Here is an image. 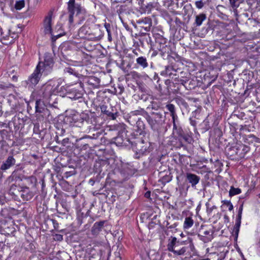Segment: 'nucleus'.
<instances>
[{
    "instance_id": "obj_1",
    "label": "nucleus",
    "mask_w": 260,
    "mask_h": 260,
    "mask_svg": "<svg viewBox=\"0 0 260 260\" xmlns=\"http://www.w3.org/2000/svg\"><path fill=\"white\" fill-rule=\"evenodd\" d=\"M52 60L46 56L44 62L40 61L37 65L34 72L29 77L28 80L34 85H37L42 75L47 76L52 71Z\"/></svg>"
},
{
    "instance_id": "obj_2",
    "label": "nucleus",
    "mask_w": 260,
    "mask_h": 260,
    "mask_svg": "<svg viewBox=\"0 0 260 260\" xmlns=\"http://www.w3.org/2000/svg\"><path fill=\"white\" fill-rule=\"evenodd\" d=\"M167 248L169 251L177 255L184 254L187 249V247L185 246V242L177 241L176 237H171L169 240Z\"/></svg>"
},
{
    "instance_id": "obj_3",
    "label": "nucleus",
    "mask_w": 260,
    "mask_h": 260,
    "mask_svg": "<svg viewBox=\"0 0 260 260\" xmlns=\"http://www.w3.org/2000/svg\"><path fill=\"white\" fill-rule=\"evenodd\" d=\"M67 9L69 14V21L70 24L74 22V14L76 13L77 16L81 14L83 10L80 4L75 3V0H69L68 2Z\"/></svg>"
},
{
    "instance_id": "obj_4",
    "label": "nucleus",
    "mask_w": 260,
    "mask_h": 260,
    "mask_svg": "<svg viewBox=\"0 0 260 260\" xmlns=\"http://www.w3.org/2000/svg\"><path fill=\"white\" fill-rule=\"evenodd\" d=\"M57 88L58 85H56V82L54 81H50L42 86L41 91L44 97L49 98L57 92Z\"/></svg>"
},
{
    "instance_id": "obj_5",
    "label": "nucleus",
    "mask_w": 260,
    "mask_h": 260,
    "mask_svg": "<svg viewBox=\"0 0 260 260\" xmlns=\"http://www.w3.org/2000/svg\"><path fill=\"white\" fill-rule=\"evenodd\" d=\"M147 120L154 131L157 130L164 121L162 115L159 113H153L152 116H148Z\"/></svg>"
},
{
    "instance_id": "obj_6",
    "label": "nucleus",
    "mask_w": 260,
    "mask_h": 260,
    "mask_svg": "<svg viewBox=\"0 0 260 260\" xmlns=\"http://www.w3.org/2000/svg\"><path fill=\"white\" fill-rule=\"evenodd\" d=\"M104 36V33L101 30L99 26H96L92 29L89 30L88 35L87 36V39L98 41L100 40Z\"/></svg>"
},
{
    "instance_id": "obj_7",
    "label": "nucleus",
    "mask_w": 260,
    "mask_h": 260,
    "mask_svg": "<svg viewBox=\"0 0 260 260\" xmlns=\"http://www.w3.org/2000/svg\"><path fill=\"white\" fill-rule=\"evenodd\" d=\"M53 12L50 11L45 17L44 21V29L45 34H50L52 32L51 21Z\"/></svg>"
},
{
    "instance_id": "obj_8",
    "label": "nucleus",
    "mask_w": 260,
    "mask_h": 260,
    "mask_svg": "<svg viewBox=\"0 0 260 260\" xmlns=\"http://www.w3.org/2000/svg\"><path fill=\"white\" fill-rule=\"evenodd\" d=\"M186 179L191 184L192 187L195 186L200 181V178L196 174L188 173L186 174Z\"/></svg>"
},
{
    "instance_id": "obj_9",
    "label": "nucleus",
    "mask_w": 260,
    "mask_h": 260,
    "mask_svg": "<svg viewBox=\"0 0 260 260\" xmlns=\"http://www.w3.org/2000/svg\"><path fill=\"white\" fill-rule=\"evenodd\" d=\"M69 97L74 100H78L82 97V90H79L77 89H72L71 91L68 93Z\"/></svg>"
},
{
    "instance_id": "obj_10",
    "label": "nucleus",
    "mask_w": 260,
    "mask_h": 260,
    "mask_svg": "<svg viewBox=\"0 0 260 260\" xmlns=\"http://www.w3.org/2000/svg\"><path fill=\"white\" fill-rule=\"evenodd\" d=\"M15 163V159L12 156H9L7 160L1 166V169L2 170H6L10 168L12 166L14 165Z\"/></svg>"
},
{
    "instance_id": "obj_11",
    "label": "nucleus",
    "mask_w": 260,
    "mask_h": 260,
    "mask_svg": "<svg viewBox=\"0 0 260 260\" xmlns=\"http://www.w3.org/2000/svg\"><path fill=\"white\" fill-rule=\"evenodd\" d=\"M136 147L137 150L140 153H144L148 148V145L144 144V141L142 140L136 143Z\"/></svg>"
},
{
    "instance_id": "obj_12",
    "label": "nucleus",
    "mask_w": 260,
    "mask_h": 260,
    "mask_svg": "<svg viewBox=\"0 0 260 260\" xmlns=\"http://www.w3.org/2000/svg\"><path fill=\"white\" fill-rule=\"evenodd\" d=\"M90 28L85 25L82 26L78 31V36L80 38L87 39Z\"/></svg>"
},
{
    "instance_id": "obj_13",
    "label": "nucleus",
    "mask_w": 260,
    "mask_h": 260,
    "mask_svg": "<svg viewBox=\"0 0 260 260\" xmlns=\"http://www.w3.org/2000/svg\"><path fill=\"white\" fill-rule=\"evenodd\" d=\"M104 224V221L95 222L92 228L91 232L93 235H97L101 231Z\"/></svg>"
},
{
    "instance_id": "obj_14",
    "label": "nucleus",
    "mask_w": 260,
    "mask_h": 260,
    "mask_svg": "<svg viewBox=\"0 0 260 260\" xmlns=\"http://www.w3.org/2000/svg\"><path fill=\"white\" fill-rule=\"evenodd\" d=\"M137 63L141 66L143 69L147 68L148 66V63L145 57L143 56L139 57L136 59Z\"/></svg>"
},
{
    "instance_id": "obj_15",
    "label": "nucleus",
    "mask_w": 260,
    "mask_h": 260,
    "mask_svg": "<svg viewBox=\"0 0 260 260\" xmlns=\"http://www.w3.org/2000/svg\"><path fill=\"white\" fill-rule=\"evenodd\" d=\"M206 19V15L205 14H200L196 16L195 23L197 26H200Z\"/></svg>"
},
{
    "instance_id": "obj_16",
    "label": "nucleus",
    "mask_w": 260,
    "mask_h": 260,
    "mask_svg": "<svg viewBox=\"0 0 260 260\" xmlns=\"http://www.w3.org/2000/svg\"><path fill=\"white\" fill-rule=\"evenodd\" d=\"M241 216L242 215H241V213H238L237 218V222L234 227V231L237 236L238 235V232L239 231V228L241 224Z\"/></svg>"
},
{
    "instance_id": "obj_17",
    "label": "nucleus",
    "mask_w": 260,
    "mask_h": 260,
    "mask_svg": "<svg viewBox=\"0 0 260 260\" xmlns=\"http://www.w3.org/2000/svg\"><path fill=\"white\" fill-rule=\"evenodd\" d=\"M193 224V220L190 217L185 218L184 222L183 227L184 229H189L192 226Z\"/></svg>"
},
{
    "instance_id": "obj_18",
    "label": "nucleus",
    "mask_w": 260,
    "mask_h": 260,
    "mask_svg": "<svg viewBox=\"0 0 260 260\" xmlns=\"http://www.w3.org/2000/svg\"><path fill=\"white\" fill-rule=\"evenodd\" d=\"M34 194L32 192H26L25 191H23L21 193V197L26 201L29 200L32 198Z\"/></svg>"
},
{
    "instance_id": "obj_19",
    "label": "nucleus",
    "mask_w": 260,
    "mask_h": 260,
    "mask_svg": "<svg viewBox=\"0 0 260 260\" xmlns=\"http://www.w3.org/2000/svg\"><path fill=\"white\" fill-rule=\"evenodd\" d=\"M241 192V189L238 188H234V187H231L229 195L232 197L235 196L236 194H238Z\"/></svg>"
},
{
    "instance_id": "obj_20",
    "label": "nucleus",
    "mask_w": 260,
    "mask_h": 260,
    "mask_svg": "<svg viewBox=\"0 0 260 260\" xmlns=\"http://www.w3.org/2000/svg\"><path fill=\"white\" fill-rule=\"evenodd\" d=\"M25 2L24 0L17 1L16 2L15 8L16 10H21L24 7Z\"/></svg>"
},
{
    "instance_id": "obj_21",
    "label": "nucleus",
    "mask_w": 260,
    "mask_h": 260,
    "mask_svg": "<svg viewBox=\"0 0 260 260\" xmlns=\"http://www.w3.org/2000/svg\"><path fill=\"white\" fill-rule=\"evenodd\" d=\"M64 72L65 73L69 74V75H74L75 76H77V72L72 68L67 67L64 69Z\"/></svg>"
},
{
    "instance_id": "obj_22",
    "label": "nucleus",
    "mask_w": 260,
    "mask_h": 260,
    "mask_svg": "<svg viewBox=\"0 0 260 260\" xmlns=\"http://www.w3.org/2000/svg\"><path fill=\"white\" fill-rule=\"evenodd\" d=\"M140 23H143L145 25H147V26H151V24H152V21H151V19L150 18H148V17H145V18L143 19L141 21Z\"/></svg>"
},
{
    "instance_id": "obj_23",
    "label": "nucleus",
    "mask_w": 260,
    "mask_h": 260,
    "mask_svg": "<svg viewBox=\"0 0 260 260\" xmlns=\"http://www.w3.org/2000/svg\"><path fill=\"white\" fill-rule=\"evenodd\" d=\"M47 109L46 108L40 107L39 105L38 102H36V112L44 113L45 111H47Z\"/></svg>"
},
{
    "instance_id": "obj_24",
    "label": "nucleus",
    "mask_w": 260,
    "mask_h": 260,
    "mask_svg": "<svg viewBox=\"0 0 260 260\" xmlns=\"http://www.w3.org/2000/svg\"><path fill=\"white\" fill-rule=\"evenodd\" d=\"M168 110L171 112V115H173L175 113V106L173 104H168L166 106Z\"/></svg>"
},
{
    "instance_id": "obj_25",
    "label": "nucleus",
    "mask_w": 260,
    "mask_h": 260,
    "mask_svg": "<svg viewBox=\"0 0 260 260\" xmlns=\"http://www.w3.org/2000/svg\"><path fill=\"white\" fill-rule=\"evenodd\" d=\"M175 133H176L178 136L182 137L183 136V131L180 127H178L175 130Z\"/></svg>"
},
{
    "instance_id": "obj_26",
    "label": "nucleus",
    "mask_w": 260,
    "mask_h": 260,
    "mask_svg": "<svg viewBox=\"0 0 260 260\" xmlns=\"http://www.w3.org/2000/svg\"><path fill=\"white\" fill-rule=\"evenodd\" d=\"M196 6L199 9H201L204 6V3L202 1L196 2Z\"/></svg>"
},
{
    "instance_id": "obj_27",
    "label": "nucleus",
    "mask_w": 260,
    "mask_h": 260,
    "mask_svg": "<svg viewBox=\"0 0 260 260\" xmlns=\"http://www.w3.org/2000/svg\"><path fill=\"white\" fill-rule=\"evenodd\" d=\"M28 181H30L32 184H35L37 182V179L34 176H30L28 178Z\"/></svg>"
},
{
    "instance_id": "obj_28",
    "label": "nucleus",
    "mask_w": 260,
    "mask_h": 260,
    "mask_svg": "<svg viewBox=\"0 0 260 260\" xmlns=\"http://www.w3.org/2000/svg\"><path fill=\"white\" fill-rule=\"evenodd\" d=\"M55 239L58 241H61L63 239V237L61 235L57 234L55 235Z\"/></svg>"
},
{
    "instance_id": "obj_29",
    "label": "nucleus",
    "mask_w": 260,
    "mask_h": 260,
    "mask_svg": "<svg viewBox=\"0 0 260 260\" xmlns=\"http://www.w3.org/2000/svg\"><path fill=\"white\" fill-rule=\"evenodd\" d=\"M79 21L78 22V24H81L83 21H84L85 18V16H81L80 18H79Z\"/></svg>"
},
{
    "instance_id": "obj_30",
    "label": "nucleus",
    "mask_w": 260,
    "mask_h": 260,
    "mask_svg": "<svg viewBox=\"0 0 260 260\" xmlns=\"http://www.w3.org/2000/svg\"><path fill=\"white\" fill-rule=\"evenodd\" d=\"M227 206L230 211H232L233 209V206L231 202H227Z\"/></svg>"
},
{
    "instance_id": "obj_31",
    "label": "nucleus",
    "mask_w": 260,
    "mask_h": 260,
    "mask_svg": "<svg viewBox=\"0 0 260 260\" xmlns=\"http://www.w3.org/2000/svg\"><path fill=\"white\" fill-rule=\"evenodd\" d=\"M106 108V107H103L101 108L102 111L104 112L107 115H110L111 113L110 112H109L108 111H106V109H104Z\"/></svg>"
},
{
    "instance_id": "obj_32",
    "label": "nucleus",
    "mask_w": 260,
    "mask_h": 260,
    "mask_svg": "<svg viewBox=\"0 0 260 260\" xmlns=\"http://www.w3.org/2000/svg\"><path fill=\"white\" fill-rule=\"evenodd\" d=\"M104 26L106 30L111 29V25L109 23H105L104 24Z\"/></svg>"
},
{
    "instance_id": "obj_33",
    "label": "nucleus",
    "mask_w": 260,
    "mask_h": 260,
    "mask_svg": "<svg viewBox=\"0 0 260 260\" xmlns=\"http://www.w3.org/2000/svg\"><path fill=\"white\" fill-rule=\"evenodd\" d=\"M171 115L172 117L173 123L175 122V120H176V119L177 118V116L176 115V113L174 114L173 115Z\"/></svg>"
},
{
    "instance_id": "obj_34",
    "label": "nucleus",
    "mask_w": 260,
    "mask_h": 260,
    "mask_svg": "<svg viewBox=\"0 0 260 260\" xmlns=\"http://www.w3.org/2000/svg\"><path fill=\"white\" fill-rule=\"evenodd\" d=\"M150 191H148L145 193V197L146 198H149L150 197Z\"/></svg>"
},
{
    "instance_id": "obj_35",
    "label": "nucleus",
    "mask_w": 260,
    "mask_h": 260,
    "mask_svg": "<svg viewBox=\"0 0 260 260\" xmlns=\"http://www.w3.org/2000/svg\"><path fill=\"white\" fill-rule=\"evenodd\" d=\"M150 27L149 26H146L145 27L142 26L144 28V30L146 31H149L150 29Z\"/></svg>"
},
{
    "instance_id": "obj_36",
    "label": "nucleus",
    "mask_w": 260,
    "mask_h": 260,
    "mask_svg": "<svg viewBox=\"0 0 260 260\" xmlns=\"http://www.w3.org/2000/svg\"><path fill=\"white\" fill-rule=\"evenodd\" d=\"M173 123V133L175 134V130L177 129L178 127H177L176 122Z\"/></svg>"
},
{
    "instance_id": "obj_37",
    "label": "nucleus",
    "mask_w": 260,
    "mask_h": 260,
    "mask_svg": "<svg viewBox=\"0 0 260 260\" xmlns=\"http://www.w3.org/2000/svg\"><path fill=\"white\" fill-rule=\"evenodd\" d=\"M62 81H63V80L61 79V78H59V79H58V80H57V84L56 83V85H58V87L59 86V84L61 83Z\"/></svg>"
},
{
    "instance_id": "obj_38",
    "label": "nucleus",
    "mask_w": 260,
    "mask_h": 260,
    "mask_svg": "<svg viewBox=\"0 0 260 260\" xmlns=\"http://www.w3.org/2000/svg\"><path fill=\"white\" fill-rule=\"evenodd\" d=\"M95 183V181L94 180L90 179L89 181V183L91 185H93Z\"/></svg>"
},
{
    "instance_id": "obj_39",
    "label": "nucleus",
    "mask_w": 260,
    "mask_h": 260,
    "mask_svg": "<svg viewBox=\"0 0 260 260\" xmlns=\"http://www.w3.org/2000/svg\"><path fill=\"white\" fill-rule=\"evenodd\" d=\"M108 39L109 40V41L110 42H111L112 40V35L111 34V35H108Z\"/></svg>"
},
{
    "instance_id": "obj_40",
    "label": "nucleus",
    "mask_w": 260,
    "mask_h": 260,
    "mask_svg": "<svg viewBox=\"0 0 260 260\" xmlns=\"http://www.w3.org/2000/svg\"><path fill=\"white\" fill-rule=\"evenodd\" d=\"M236 0H230V3L233 5L235 6V3Z\"/></svg>"
},
{
    "instance_id": "obj_41",
    "label": "nucleus",
    "mask_w": 260,
    "mask_h": 260,
    "mask_svg": "<svg viewBox=\"0 0 260 260\" xmlns=\"http://www.w3.org/2000/svg\"><path fill=\"white\" fill-rule=\"evenodd\" d=\"M2 28L0 27V40H2Z\"/></svg>"
},
{
    "instance_id": "obj_42",
    "label": "nucleus",
    "mask_w": 260,
    "mask_h": 260,
    "mask_svg": "<svg viewBox=\"0 0 260 260\" xmlns=\"http://www.w3.org/2000/svg\"><path fill=\"white\" fill-rule=\"evenodd\" d=\"M243 150L247 151L248 150V148L245 146H243Z\"/></svg>"
},
{
    "instance_id": "obj_43",
    "label": "nucleus",
    "mask_w": 260,
    "mask_h": 260,
    "mask_svg": "<svg viewBox=\"0 0 260 260\" xmlns=\"http://www.w3.org/2000/svg\"><path fill=\"white\" fill-rule=\"evenodd\" d=\"M107 30V32L108 33V35H111V29H107L106 30Z\"/></svg>"
},
{
    "instance_id": "obj_44",
    "label": "nucleus",
    "mask_w": 260,
    "mask_h": 260,
    "mask_svg": "<svg viewBox=\"0 0 260 260\" xmlns=\"http://www.w3.org/2000/svg\"><path fill=\"white\" fill-rule=\"evenodd\" d=\"M242 207L241 206L239 210L238 213H241V215H242Z\"/></svg>"
},
{
    "instance_id": "obj_45",
    "label": "nucleus",
    "mask_w": 260,
    "mask_h": 260,
    "mask_svg": "<svg viewBox=\"0 0 260 260\" xmlns=\"http://www.w3.org/2000/svg\"><path fill=\"white\" fill-rule=\"evenodd\" d=\"M224 204H225L226 205H227V202H230V201H223Z\"/></svg>"
},
{
    "instance_id": "obj_46",
    "label": "nucleus",
    "mask_w": 260,
    "mask_h": 260,
    "mask_svg": "<svg viewBox=\"0 0 260 260\" xmlns=\"http://www.w3.org/2000/svg\"><path fill=\"white\" fill-rule=\"evenodd\" d=\"M209 234V231H205V232H204V234H205V235H208Z\"/></svg>"
},
{
    "instance_id": "obj_47",
    "label": "nucleus",
    "mask_w": 260,
    "mask_h": 260,
    "mask_svg": "<svg viewBox=\"0 0 260 260\" xmlns=\"http://www.w3.org/2000/svg\"><path fill=\"white\" fill-rule=\"evenodd\" d=\"M83 139V138H80V139H79L77 140V141H80V140H82V139Z\"/></svg>"
},
{
    "instance_id": "obj_48",
    "label": "nucleus",
    "mask_w": 260,
    "mask_h": 260,
    "mask_svg": "<svg viewBox=\"0 0 260 260\" xmlns=\"http://www.w3.org/2000/svg\"><path fill=\"white\" fill-rule=\"evenodd\" d=\"M87 146V144H85L84 145L83 147H85V149H86V147Z\"/></svg>"
},
{
    "instance_id": "obj_49",
    "label": "nucleus",
    "mask_w": 260,
    "mask_h": 260,
    "mask_svg": "<svg viewBox=\"0 0 260 260\" xmlns=\"http://www.w3.org/2000/svg\"><path fill=\"white\" fill-rule=\"evenodd\" d=\"M40 0H36V1L38 2H39Z\"/></svg>"
},
{
    "instance_id": "obj_50",
    "label": "nucleus",
    "mask_w": 260,
    "mask_h": 260,
    "mask_svg": "<svg viewBox=\"0 0 260 260\" xmlns=\"http://www.w3.org/2000/svg\"><path fill=\"white\" fill-rule=\"evenodd\" d=\"M12 40H10V42H9V43H11V42H12Z\"/></svg>"
}]
</instances>
